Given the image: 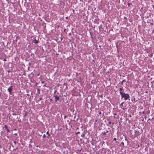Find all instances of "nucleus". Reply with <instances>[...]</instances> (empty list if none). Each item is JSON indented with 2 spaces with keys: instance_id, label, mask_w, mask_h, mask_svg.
I'll return each instance as SVG.
<instances>
[{
  "instance_id": "obj_1",
  "label": "nucleus",
  "mask_w": 154,
  "mask_h": 154,
  "mask_svg": "<svg viewBox=\"0 0 154 154\" xmlns=\"http://www.w3.org/2000/svg\"><path fill=\"white\" fill-rule=\"evenodd\" d=\"M129 97L130 96L128 94L125 93L121 96L122 98H124L125 100H127L128 99L130 100V99H129Z\"/></svg>"
},
{
  "instance_id": "obj_2",
  "label": "nucleus",
  "mask_w": 154,
  "mask_h": 154,
  "mask_svg": "<svg viewBox=\"0 0 154 154\" xmlns=\"http://www.w3.org/2000/svg\"><path fill=\"white\" fill-rule=\"evenodd\" d=\"M124 90L125 89L123 88V87L120 88L119 89V93L121 96L125 94Z\"/></svg>"
},
{
  "instance_id": "obj_3",
  "label": "nucleus",
  "mask_w": 154,
  "mask_h": 154,
  "mask_svg": "<svg viewBox=\"0 0 154 154\" xmlns=\"http://www.w3.org/2000/svg\"><path fill=\"white\" fill-rule=\"evenodd\" d=\"M12 86H10L9 88H8V92H9L10 94H11V92L12 91Z\"/></svg>"
},
{
  "instance_id": "obj_4",
  "label": "nucleus",
  "mask_w": 154,
  "mask_h": 154,
  "mask_svg": "<svg viewBox=\"0 0 154 154\" xmlns=\"http://www.w3.org/2000/svg\"><path fill=\"white\" fill-rule=\"evenodd\" d=\"M54 97L55 101L56 102L59 100V97H58L56 95H54Z\"/></svg>"
},
{
  "instance_id": "obj_5",
  "label": "nucleus",
  "mask_w": 154,
  "mask_h": 154,
  "mask_svg": "<svg viewBox=\"0 0 154 154\" xmlns=\"http://www.w3.org/2000/svg\"><path fill=\"white\" fill-rule=\"evenodd\" d=\"M38 42L39 41L36 40L35 39L34 40H33L32 41L33 43H35L36 44H37Z\"/></svg>"
},
{
  "instance_id": "obj_6",
  "label": "nucleus",
  "mask_w": 154,
  "mask_h": 154,
  "mask_svg": "<svg viewBox=\"0 0 154 154\" xmlns=\"http://www.w3.org/2000/svg\"><path fill=\"white\" fill-rule=\"evenodd\" d=\"M5 129L7 130V132H9V129L8 128L7 126L6 125H5Z\"/></svg>"
},
{
  "instance_id": "obj_7",
  "label": "nucleus",
  "mask_w": 154,
  "mask_h": 154,
  "mask_svg": "<svg viewBox=\"0 0 154 154\" xmlns=\"http://www.w3.org/2000/svg\"><path fill=\"white\" fill-rule=\"evenodd\" d=\"M85 131L82 133L81 135V137H84L85 136Z\"/></svg>"
},
{
  "instance_id": "obj_8",
  "label": "nucleus",
  "mask_w": 154,
  "mask_h": 154,
  "mask_svg": "<svg viewBox=\"0 0 154 154\" xmlns=\"http://www.w3.org/2000/svg\"><path fill=\"white\" fill-rule=\"evenodd\" d=\"M46 134L48 135V136H47V137L48 138H49V136H50V134H49L48 131L46 133Z\"/></svg>"
},
{
  "instance_id": "obj_9",
  "label": "nucleus",
  "mask_w": 154,
  "mask_h": 154,
  "mask_svg": "<svg viewBox=\"0 0 154 154\" xmlns=\"http://www.w3.org/2000/svg\"><path fill=\"white\" fill-rule=\"evenodd\" d=\"M126 81V80L125 79H124V80H123L122 81V82H121V84L123 85V83L124 82H125Z\"/></svg>"
},
{
  "instance_id": "obj_10",
  "label": "nucleus",
  "mask_w": 154,
  "mask_h": 154,
  "mask_svg": "<svg viewBox=\"0 0 154 154\" xmlns=\"http://www.w3.org/2000/svg\"><path fill=\"white\" fill-rule=\"evenodd\" d=\"M124 102H123L122 103H121L120 104V106H122L123 104L124 103Z\"/></svg>"
},
{
  "instance_id": "obj_11",
  "label": "nucleus",
  "mask_w": 154,
  "mask_h": 154,
  "mask_svg": "<svg viewBox=\"0 0 154 154\" xmlns=\"http://www.w3.org/2000/svg\"><path fill=\"white\" fill-rule=\"evenodd\" d=\"M106 134V132H104L103 133V135H105Z\"/></svg>"
},
{
  "instance_id": "obj_12",
  "label": "nucleus",
  "mask_w": 154,
  "mask_h": 154,
  "mask_svg": "<svg viewBox=\"0 0 154 154\" xmlns=\"http://www.w3.org/2000/svg\"><path fill=\"white\" fill-rule=\"evenodd\" d=\"M46 137V135H45V134H44L43 135L42 137H43V138H44V137Z\"/></svg>"
},
{
  "instance_id": "obj_13",
  "label": "nucleus",
  "mask_w": 154,
  "mask_h": 154,
  "mask_svg": "<svg viewBox=\"0 0 154 154\" xmlns=\"http://www.w3.org/2000/svg\"><path fill=\"white\" fill-rule=\"evenodd\" d=\"M79 133H80V132H79L78 131V132H77L76 133V134H79Z\"/></svg>"
},
{
  "instance_id": "obj_14",
  "label": "nucleus",
  "mask_w": 154,
  "mask_h": 154,
  "mask_svg": "<svg viewBox=\"0 0 154 154\" xmlns=\"http://www.w3.org/2000/svg\"><path fill=\"white\" fill-rule=\"evenodd\" d=\"M121 143L123 145V146L124 145V143L123 142H121Z\"/></svg>"
},
{
  "instance_id": "obj_15",
  "label": "nucleus",
  "mask_w": 154,
  "mask_h": 154,
  "mask_svg": "<svg viewBox=\"0 0 154 154\" xmlns=\"http://www.w3.org/2000/svg\"><path fill=\"white\" fill-rule=\"evenodd\" d=\"M116 138H115L113 139V140L116 141Z\"/></svg>"
},
{
  "instance_id": "obj_16",
  "label": "nucleus",
  "mask_w": 154,
  "mask_h": 154,
  "mask_svg": "<svg viewBox=\"0 0 154 154\" xmlns=\"http://www.w3.org/2000/svg\"><path fill=\"white\" fill-rule=\"evenodd\" d=\"M131 4L130 3H128V6H129Z\"/></svg>"
},
{
  "instance_id": "obj_17",
  "label": "nucleus",
  "mask_w": 154,
  "mask_h": 154,
  "mask_svg": "<svg viewBox=\"0 0 154 154\" xmlns=\"http://www.w3.org/2000/svg\"><path fill=\"white\" fill-rule=\"evenodd\" d=\"M42 100V98L41 97H40L39 99V100Z\"/></svg>"
},
{
  "instance_id": "obj_18",
  "label": "nucleus",
  "mask_w": 154,
  "mask_h": 154,
  "mask_svg": "<svg viewBox=\"0 0 154 154\" xmlns=\"http://www.w3.org/2000/svg\"><path fill=\"white\" fill-rule=\"evenodd\" d=\"M108 123L109 124H110L111 123V122H108Z\"/></svg>"
},
{
  "instance_id": "obj_19",
  "label": "nucleus",
  "mask_w": 154,
  "mask_h": 154,
  "mask_svg": "<svg viewBox=\"0 0 154 154\" xmlns=\"http://www.w3.org/2000/svg\"><path fill=\"white\" fill-rule=\"evenodd\" d=\"M66 116H64V119H65L66 118Z\"/></svg>"
},
{
  "instance_id": "obj_20",
  "label": "nucleus",
  "mask_w": 154,
  "mask_h": 154,
  "mask_svg": "<svg viewBox=\"0 0 154 154\" xmlns=\"http://www.w3.org/2000/svg\"><path fill=\"white\" fill-rule=\"evenodd\" d=\"M14 135H17V133H16L14 134Z\"/></svg>"
},
{
  "instance_id": "obj_21",
  "label": "nucleus",
  "mask_w": 154,
  "mask_h": 154,
  "mask_svg": "<svg viewBox=\"0 0 154 154\" xmlns=\"http://www.w3.org/2000/svg\"><path fill=\"white\" fill-rule=\"evenodd\" d=\"M3 61H6V60L5 59H4V60H3Z\"/></svg>"
},
{
  "instance_id": "obj_22",
  "label": "nucleus",
  "mask_w": 154,
  "mask_h": 154,
  "mask_svg": "<svg viewBox=\"0 0 154 154\" xmlns=\"http://www.w3.org/2000/svg\"><path fill=\"white\" fill-rule=\"evenodd\" d=\"M14 143L15 144H16V142L15 141H14Z\"/></svg>"
},
{
  "instance_id": "obj_23",
  "label": "nucleus",
  "mask_w": 154,
  "mask_h": 154,
  "mask_svg": "<svg viewBox=\"0 0 154 154\" xmlns=\"http://www.w3.org/2000/svg\"><path fill=\"white\" fill-rule=\"evenodd\" d=\"M99 114H101V112H99Z\"/></svg>"
},
{
  "instance_id": "obj_24",
  "label": "nucleus",
  "mask_w": 154,
  "mask_h": 154,
  "mask_svg": "<svg viewBox=\"0 0 154 154\" xmlns=\"http://www.w3.org/2000/svg\"><path fill=\"white\" fill-rule=\"evenodd\" d=\"M106 133H108V132H109V131H106Z\"/></svg>"
},
{
  "instance_id": "obj_25",
  "label": "nucleus",
  "mask_w": 154,
  "mask_h": 154,
  "mask_svg": "<svg viewBox=\"0 0 154 154\" xmlns=\"http://www.w3.org/2000/svg\"><path fill=\"white\" fill-rule=\"evenodd\" d=\"M66 19H67L68 18V17H66Z\"/></svg>"
},
{
  "instance_id": "obj_26",
  "label": "nucleus",
  "mask_w": 154,
  "mask_h": 154,
  "mask_svg": "<svg viewBox=\"0 0 154 154\" xmlns=\"http://www.w3.org/2000/svg\"><path fill=\"white\" fill-rule=\"evenodd\" d=\"M66 29H64V31L65 32L66 31Z\"/></svg>"
},
{
  "instance_id": "obj_27",
  "label": "nucleus",
  "mask_w": 154,
  "mask_h": 154,
  "mask_svg": "<svg viewBox=\"0 0 154 154\" xmlns=\"http://www.w3.org/2000/svg\"><path fill=\"white\" fill-rule=\"evenodd\" d=\"M125 140L126 141L127 140V139L126 138H125Z\"/></svg>"
},
{
  "instance_id": "obj_28",
  "label": "nucleus",
  "mask_w": 154,
  "mask_h": 154,
  "mask_svg": "<svg viewBox=\"0 0 154 154\" xmlns=\"http://www.w3.org/2000/svg\"><path fill=\"white\" fill-rule=\"evenodd\" d=\"M153 8H154V5L153 6Z\"/></svg>"
},
{
  "instance_id": "obj_29",
  "label": "nucleus",
  "mask_w": 154,
  "mask_h": 154,
  "mask_svg": "<svg viewBox=\"0 0 154 154\" xmlns=\"http://www.w3.org/2000/svg\"><path fill=\"white\" fill-rule=\"evenodd\" d=\"M8 72H10V71H8Z\"/></svg>"
},
{
  "instance_id": "obj_30",
  "label": "nucleus",
  "mask_w": 154,
  "mask_h": 154,
  "mask_svg": "<svg viewBox=\"0 0 154 154\" xmlns=\"http://www.w3.org/2000/svg\"><path fill=\"white\" fill-rule=\"evenodd\" d=\"M150 120V119H148V120Z\"/></svg>"
},
{
  "instance_id": "obj_31",
  "label": "nucleus",
  "mask_w": 154,
  "mask_h": 154,
  "mask_svg": "<svg viewBox=\"0 0 154 154\" xmlns=\"http://www.w3.org/2000/svg\"><path fill=\"white\" fill-rule=\"evenodd\" d=\"M79 129V128H77V129Z\"/></svg>"
},
{
  "instance_id": "obj_32",
  "label": "nucleus",
  "mask_w": 154,
  "mask_h": 154,
  "mask_svg": "<svg viewBox=\"0 0 154 154\" xmlns=\"http://www.w3.org/2000/svg\"><path fill=\"white\" fill-rule=\"evenodd\" d=\"M112 124L113 125V124H114V123H113H113H112Z\"/></svg>"
},
{
  "instance_id": "obj_33",
  "label": "nucleus",
  "mask_w": 154,
  "mask_h": 154,
  "mask_svg": "<svg viewBox=\"0 0 154 154\" xmlns=\"http://www.w3.org/2000/svg\"><path fill=\"white\" fill-rule=\"evenodd\" d=\"M39 75V74H38L37 75Z\"/></svg>"
},
{
  "instance_id": "obj_34",
  "label": "nucleus",
  "mask_w": 154,
  "mask_h": 154,
  "mask_svg": "<svg viewBox=\"0 0 154 154\" xmlns=\"http://www.w3.org/2000/svg\"><path fill=\"white\" fill-rule=\"evenodd\" d=\"M14 130H16V129H14Z\"/></svg>"
},
{
  "instance_id": "obj_35",
  "label": "nucleus",
  "mask_w": 154,
  "mask_h": 154,
  "mask_svg": "<svg viewBox=\"0 0 154 154\" xmlns=\"http://www.w3.org/2000/svg\"><path fill=\"white\" fill-rule=\"evenodd\" d=\"M146 93H147V91H146Z\"/></svg>"
},
{
  "instance_id": "obj_36",
  "label": "nucleus",
  "mask_w": 154,
  "mask_h": 154,
  "mask_svg": "<svg viewBox=\"0 0 154 154\" xmlns=\"http://www.w3.org/2000/svg\"><path fill=\"white\" fill-rule=\"evenodd\" d=\"M52 100L51 99H50V100L51 101Z\"/></svg>"
}]
</instances>
